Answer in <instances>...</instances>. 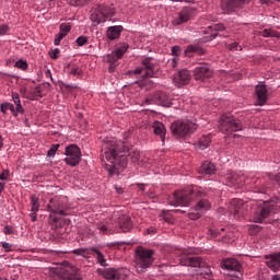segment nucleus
<instances>
[{
  "label": "nucleus",
  "mask_w": 280,
  "mask_h": 280,
  "mask_svg": "<svg viewBox=\"0 0 280 280\" xmlns=\"http://www.w3.org/2000/svg\"><path fill=\"white\" fill-rule=\"evenodd\" d=\"M102 152L106 161L112 163L114 170H124V167L128 165V161H131V163H139L141 159V153L139 151H130L129 153L121 151V147H119L114 139L103 142Z\"/></svg>",
  "instance_id": "nucleus-1"
},
{
  "label": "nucleus",
  "mask_w": 280,
  "mask_h": 280,
  "mask_svg": "<svg viewBox=\"0 0 280 280\" xmlns=\"http://www.w3.org/2000/svg\"><path fill=\"white\" fill-rule=\"evenodd\" d=\"M175 257H178V261L180 266H189L190 268H205L203 271H201L198 275V279L200 280H211L213 277V273L211 272V269L207 266V262L202 260V258L198 256H191L187 249H180L177 248L174 252Z\"/></svg>",
  "instance_id": "nucleus-2"
},
{
  "label": "nucleus",
  "mask_w": 280,
  "mask_h": 280,
  "mask_svg": "<svg viewBox=\"0 0 280 280\" xmlns=\"http://www.w3.org/2000/svg\"><path fill=\"white\" fill-rule=\"evenodd\" d=\"M47 209L50 212L49 214V224L55 226V229H58L60 217L65 215H71V210L69 209V205L62 199V197H52L49 199V202L47 205Z\"/></svg>",
  "instance_id": "nucleus-3"
},
{
  "label": "nucleus",
  "mask_w": 280,
  "mask_h": 280,
  "mask_svg": "<svg viewBox=\"0 0 280 280\" xmlns=\"http://www.w3.org/2000/svg\"><path fill=\"white\" fill-rule=\"evenodd\" d=\"M205 192L198 188L188 187L187 189L176 190L170 199L173 207H187L194 198H203Z\"/></svg>",
  "instance_id": "nucleus-4"
},
{
  "label": "nucleus",
  "mask_w": 280,
  "mask_h": 280,
  "mask_svg": "<svg viewBox=\"0 0 280 280\" xmlns=\"http://www.w3.org/2000/svg\"><path fill=\"white\" fill-rule=\"evenodd\" d=\"M154 264V250L138 246L135 249V268L137 272H145Z\"/></svg>",
  "instance_id": "nucleus-5"
},
{
  "label": "nucleus",
  "mask_w": 280,
  "mask_h": 280,
  "mask_svg": "<svg viewBox=\"0 0 280 280\" xmlns=\"http://www.w3.org/2000/svg\"><path fill=\"white\" fill-rule=\"evenodd\" d=\"M196 130H198V125L192 121L177 120L171 125L172 135L177 138L191 137Z\"/></svg>",
  "instance_id": "nucleus-6"
},
{
  "label": "nucleus",
  "mask_w": 280,
  "mask_h": 280,
  "mask_svg": "<svg viewBox=\"0 0 280 280\" xmlns=\"http://www.w3.org/2000/svg\"><path fill=\"white\" fill-rule=\"evenodd\" d=\"M219 129L221 132L229 135L231 132H240V130H244V126L242 125V121L233 115L223 114L220 119Z\"/></svg>",
  "instance_id": "nucleus-7"
},
{
  "label": "nucleus",
  "mask_w": 280,
  "mask_h": 280,
  "mask_svg": "<svg viewBox=\"0 0 280 280\" xmlns=\"http://www.w3.org/2000/svg\"><path fill=\"white\" fill-rule=\"evenodd\" d=\"M110 16H115V8L109 4H100L91 14V21L94 25H100V23H106V20Z\"/></svg>",
  "instance_id": "nucleus-8"
},
{
  "label": "nucleus",
  "mask_w": 280,
  "mask_h": 280,
  "mask_svg": "<svg viewBox=\"0 0 280 280\" xmlns=\"http://www.w3.org/2000/svg\"><path fill=\"white\" fill-rule=\"evenodd\" d=\"M279 211L277 205L272 202H264L254 213V222L264 223L270 215H275Z\"/></svg>",
  "instance_id": "nucleus-9"
},
{
  "label": "nucleus",
  "mask_w": 280,
  "mask_h": 280,
  "mask_svg": "<svg viewBox=\"0 0 280 280\" xmlns=\"http://www.w3.org/2000/svg\"><path fill=\"white\" fill-rule=\"evenodd\" d=\"M145 102L148 104H156V106H164L165 108L174 106V100L172 98V96L163 91H156L148 95Z\"/></svg>",
  "instance_id": "nucleus-10"
},
{
  "label": "nucleus",
  "mask_w": 280,
  "mask_h": 280,
  "mask_svg": "<svg viewBox=\"0 0 280 280\" xmlns=\"http://www.w3.org/2000/svg\"><path fill=\"white\" fill-rule=\"evenodd\" d=\"M158 70L159 67L152 62V58H145L142 60V66L133 70L131 73L135 75H140L143 80H145V78H154Z\"/></svg>",
  "instance_id": "nucleus-11"
},
{
  "label": "nucleus",
  "mask_w": 280,
  "mask_h": 280,
  "mask_svg": "<svg viewBox=\"0 0 280 280\" xmlns=\"http://www.w3.org/2000/svg\"><path fill=\"white\" fill-rule=\"evenodd\" d=\"M128 44H122L120 47H117L112 54L106 56V62L109 63V72L113 73L117 69L118 60L124 58V54L128 51Z\"/></svg>",
  "instance_id": "nucleus-12"
},
{
  "label": "nucleus",
  "mask_w": 280,
  "mask_h": 280,
  "mask_svg": "<svg viewBox=\"0 0 280 280\" xmlns=\"http://www.w3.org/2000/svg\"><path fill=\"white\" fill-rule=\"evenodd\" d=\"M66 159L63 160L67 165H71L75 167V165H80V161L82 159V152L75 144H70L66 148Z\"/></svg>",
  "instance_id": "nucleus-13"
},
{
  "label": "nucleus",
  "mask_w": 280,
  "mask_h": 280,
  "mask_svg": "<svg viewBox=\"0 0 280 280\" xmlns=\"http://www.w3.org/2000/svg\"><path fill=\"white\" fill-rule=\"evenodd\" d=\"M211 209V203L209 200L202 199L200 200L197 206L188 213V218L190 220H198L205 211H209Z\"/></svg>",
  "instance_id": "nucleus-14"
},
{
  "label": "nucleus",
  "mask_w": 280,
  "mask_h": 280,
  "mask_svg": "<svg viewBox=\"0 0 280 280\" xmlns=\"http://www.w3.org/2000/svg\"><path fill=\"white\" fill-rule=\"evenodd\" d=\"M230 213H233L234 218H242L246 211V203L242 199H232L230 202Z\"/></svg>",
  "instance_id": "nucleus-15"
},
{
  "label": "nucleus",
  "mask_w": 280,
  "mask_h": 280,
  "mask_svg": "<svg viewBox=\"0 0 280 280\" xmlns=\"http://www.w3.org/2000/svg\"><path fill=\"white\" fill-rule=\"evenodd\" d=\"M194 14V10L191 8H185L180 12L174 15L172 20L173 25H183V23H187L191 19V15Z\"/></svg>",
  "instance_id": "nucleus-16"
},
{
  "label": "nucleus",
  "mask_w": 280,
  "mask_h": 280,
  "mask_svg": "<svg viewBox=\"0 0 280 280\" xmlns=\"http://www.w3.org/2000/svg\"><path fill=\"white\" fill-rule=\"evenodd\" d=\"M194 78L199 82H205L208 78H211V69L207 65H201L195 68Z\"/></svg>",
  "instance_id": "nucleus-17"
},
{
  "label": "nucleus",
  "mask_w": 280,
  "mask_h": 280,
  "mask_svg": "<svg viewBox=\"0 0 280 280\" xmlns=\"http://www.w3.org/2000/svg\"><path fill=\"white\" fill-rule=\"evenodd\" d=\"M246 3V0H221V9L223 12H233L237 8H242Z\"/></svg>",
  "instance_id": "nucleus-18"
},
{
  "label": "nucleus",
  "mask_w": 280,
  "mask_h": 280,
  "mask_svg": "<svg viewBox=\"0 0 280 280\" xmlns=\"http://www.w3.org/2000/svg\"><path fill=\"white\" fill-rule=\"evenodd\" d=\"M31 213L28 217L31 218V221L36 222L38 220V211H40V201L38 199V196L32 195L31 196Z\"/></svg>",
  "instance_id": "nucleus-19"
},
{
  "label": "nucleus",
  "mask_w": 280,
  "mask_h": 280,
  "mask_svg": "<svg viewBox=\"0 0 280 280\" xmlns=\"http://www.w3.org/2000/svg\"><path fill=\"white\" fill-rule=\"evenodd\" d=\"M189 80H191L189 70H182L174 77L173 82L176 86H185V84H189Z\"/></svg>",
  "instance_id": "nucleus-20"
},
{
  "label": "nucleus",
  "mask_w": 280,
  "mask_h": 280,
  "mask_svg": "<svg viewBox=\"0 0 280 280\" xmlns=\"http://www.w3.org/2000/svg\"><path fill=\"white\" fill-rule=\"evenodd\" d=\"M256 95H257V102L258 106H264L266 102H268V88L266 85H257L256 86Z\"/></svg>",
  "instance_id": "nucleus-21"
},
{
  "label": "nucleus",
  "mask_w": 280,
  "mask_h": 280,
  "mask_svg": "<svg viewBox=\"0 0 280 280\" xmlns=\"http://www.w3.org/2000/svg\"><path fill=\"white\" fill-rule=\"evenodd\" d=\"M267 266L272 270L273 272L280 271V252L276 254H271L269 257H267Z\"/></svg>",
  "instance_id": "nucleus-22"
},
{
  "label": "nucleus",
  "mask_w": 280,
  "mask_h": 280,
  "mask_svg": "<svg viewBox=\"0 0 280 280\" xmlns=\"http://www.w3.org/2000/svg\"><path fill=\"white\" fill-rule=\"evenodd\" d=\"M215 170L214 163L206 161L199 167L198 173L201 174V176H213V174H215Z\"/></svg>",
  "instance_id": "nucleus-23"
},
{
  "label": "nucleus",
  "mask_w": 280,
  "mask_h": 280,
  "mask_svg": "<svg viewBox=\"0 0 280 280\" xmlns=\"http://www.w3.org/2000/svg\"><path fill=\"white\" fill-rule=\"evenodd\" d=\"M97 272L101 277H104V279L118 280L120 277L119 270L115 268L98 269Z\"/></svg>",
  "instance_id": "nucleus-24"
},
{
  "label": "nucleus",
  "mask_w": 280,
  "mask_h": 280,
  "mask_svg": "<svg viewBox=\"0 0 280 280\" xmlns=\"http://www.w3.org/2000/svg\"><path fill=\"white\" fill-rule=\"evenodd\" d=\"M222 268L225 270H235L236 272H240V270H242V265L235 258H228L222 261Z\"/></svg>",
  "instance_id": "nucleus-25"
},
{
  "label": "nucleus",
  "mask_w": 280,
  "mask_h": 280,
  "mask_svg": "<svg viewBox=\"0 0 280 280\" xmlns=\"http://www.w3.org/2000/svg\"><path fill=\"white\" fill-rule=\"evenodd\" d=\"M218 32H224V24H214L207 27L205 34H208V39L213 40L218 37Z\"/></svg>",
  "instance_id": "nucleus-26"
},
{
  "label": "nucleus",
  "mask_w": 280,
  "mask_h": 280,
  "mask_svg": "<svg viewBox=\"0 0 280 280\" xmlns=\"http://www.w3.org/2000/svg\"><path fill=\"white\" fill-rule=\"evenodd\" d=\"M121 32H124V26L116 25V26H109L106 32V36L109 40H117L119 36H121Z\"/></svg>",
  "instance_id": "nucleus-27"
},
{
  "label": "nucleus",
  "mask_w": 280,
  "mask_h": 280,
  "mask_svg": "<svg viewBox=\"0 0 280 280\" xmlns=\"http://www.w3.org/2000/svg\"><path fill=\"white\" fill-rule=\"evenodd\" d=\"M226 180H229L231 185H244V183H246V176L242 173H230L226 176Z\"/></svg>",
  "instance_id": "nucleus-28"
},
{
  "label": "nucleus",
  "mask_w": 280,
  "mask_h": 280,
  "mask_svg": "<svg viewBox=\"0 0 280 280\" xmlns=\"http://www.w3.org/2000/svg\"><path fill=\"white\" fill-rule=\"evenodd\" d=\"M119 229L122 231V233H128L132 229V221L130 217L122 215L118 220Z\"/></svg>",
  "instance_id": "nucleus-29"
},
{
  "label": "nucleus",
  "mask_w": 280,
  "mask_h": 280,
  "mask_svg": "<svg viewBox=\"0 0 280 280\" xmlns=\"http://www.w3.org/2000/svg\"><path fill=\"white\" fill-rule=\"evenodd\" d=\"M153 132L158 135L163 143H165V125L161 121H155L153 124Z\"/></svg>",
  "instance_id": "nucleus-30"
},
{
  "label": "nucleus",
  "mask_w": 280,
  "mask_h": 280,
  "mask_svg": "<svg viewBox=\"0 0 280 280\" xmlns=\"http://www.w3.org/2000/svg\"><path fill=\"white\" fill-rule=\"evenodd\" d=\"M209 143H211V137L202 136L194 143V145L197 150H207L209 148Z\"/></svg>",
  "instance_id": "nucleus-31"
},
{
  "label": "nucleus",
  "mask_w": 280,
  "mask_h": 280,
  "mask_svg": "<svg viewBox=\"0 0 280 280\" xmlns=\"http://www.w3.org/2000/svg\"><path fill=\"white\" fill-rule=\"evenodd\" d=\"M0 110H1V113H3V115H5L8 113V110H11V113L14 117H16V115H19V112H16L15 106L12 103H2L0 105Z\"/></svg>",
  "instance_id": "nucleus-32"
},
{
  "label": "nucleus",
  "mask_w": 280,
  "mask_h": 280,
  "mask_svg": "<svg viewBox=\"0 0 280 280\" xmlns=\"http://www.w3.org/2000/svg\"><path fill=\"white\" fill-rule=\"evenodd\" d=\"M12 100L15 104V110L16 113H20V115H23L25 113V109L23 108V105H21V96L16 93H12Z\"/></svg>",
  "instance_id": "nucleus-33"
},
{
  "label": "nucleus",
  "mask_w": 280,
  "mask_h": 280,
  "mask_svg": "<svg viewBox=\"0 0 280 280\" xmlns=\"http://www.w3.org/2000/svg\"><path fill=\"white\" fill-rule=\"evenodd\" d=\"M12 100L15 104V110L16 113H20V115H23L25 113V109L23 108V105H21V96L16 93H12Z\"/></svg>",
  "instance_id": "nucleus-34"
},
{
  "label": "nucleus",
  "mask_w": 280,
  "mask_h": 280,
  "mask_svg": "<svg viewBox=\"0 0 280 280\" xmlns=\"http://www.w3.org/2000/svg\"><path fill=\"white\" fill-rule=\"evenodd\" d=\"M92 255L96 257L97 262L100 266H106V258L104 257V254L100 252L96 248H92Z\"/></svg>",
  "instance_id": "nucleus-35"
},
{
  "label": "nucleus",
  "mask_w": 280,
  "mask_h": 280,
  "mask_svg": "<svg viewBox=\"0 0 280 280\" xmlns=\"http://www.w3.org/2000/svg\"><path fill=\"white\" fill-rule=\"evenodd\" d=\"M74 255H78L79 257H89V255H93V248H78L73 250Z\"/></svg>",
  "instance_id": "nucleus-36"
},
{
  "label": "nucleus",
  "mask_w": 280,
  "mask_h": 280,
  "mask_svg": "<svg viewBox=\"0 0 280 280\" xmlns=\"http://www.w3.org/2000/svg\"><path fill=\"white\" fill-rule=\"evenodd\" d=\"M191 54H202V48H200V46L190 45L185 50V55L191 57Z\"/></svg>",
  "instance_id": "nucleus-37"
},
{
  "label": "nucleus",
  "mask_w": 280,
  "mask_h": 280,
  "mask_svg": "<svg viewBox=\"0 0 280 280\" xmlns=\"http://www.w3.org/2000/svg\"><path fill=\"white\" fill-rule=\"evenodd\" d=\"M71 23H61L60 26H59V34H63V36H68L69 35V32H71Z\"/></svg>",
  "instance_id": "nucleus-38"
},
{
  "label": "nucleus",
  "mask_w": 280,
  "mask_h": 280,
  "mask_svg": "<svg viewBox=\"0 0 280 280\" xmlns=\"http://www.w3.org/2000/svg\"><path fill=\"white\" fill-rule=\"evenodd\" d=\"M261 35L265 37V38H279V33H277L276 31L273 30H264Z\"/></svg>",
  "instance_id": "nucleus-39"
},
{
  "label": "nucleus",
  "mask_w": 280,
  "mask_h": 280,
  "mask_svg": "<svg viewBox=\"0 0 280 280\" xmlns=\"http://www.w3.org/2000/svg\"><path fill=\"white\" fill-rule=\"evenodd\" d=\"M15 67H16L18 69H21L22 71H27V68L30 67V65H27V61H26V60L19 59V60L15 62Z\"/></svg>",
  "instance_id": "nucleus-40"
},
{
  "label": "nucleus",
  "mask_w": 280,
  "mask_h": 280,
  "mask_svg": "<svg viewBox=\"0 0 280 280\" xmlns=\"http://www.w3.org/2000/svg\"><path fill=\"white\" fill-rule=\"evenodd\" d=\"M259 231H261V226H259L257 224H252L248 228L249 235H257V233H259Z\"/></svg>",
  "instance_id": "nucleus-41"
},
{
  "label": "nucleus",
  "mask_w": 280,
  "mask_h": 280,
  "mask_svg": "<svg viewBox=\"0 0 280 280\" xmlns=\"http://www.w3.org/2000/svg\"><path fill=\"white\" fill-rule=\"evenodd\" d=\"M75 43L79 47H84V45H86L89 43V37L80 36L77 38Z\"/></svg>",
  "instance_id": "nucleus-42"
},
{
  "label": "nucleus",
  "mask_w": 280,
  "mask_h": 280,
  "mask_svg": "<svg viewBox=\"0 0 280 280\" xmlns=\"http://www.w3.org/2000/svg\"><path fill=\"white\" fill-rule=\"evenodd\" d=\"M58 148H60V144H52L47 152V156H56V152H58Z\"/></svg>",
  "instance_id": "nucleus-43"
},
{
  "label": "nucleus",
  "mask_w": 280,
  "mask_h": 280,
  "mask_svg": "<svg viewBox=\"0 0 280 280\" xmlns=\"http://www.w3.org/2000/svg\"><path fill=\"white\" fill-rule=\"evenodd\" d=\"M49 56L51 60H58V58H60V50L58 48H55L49 51Z\"/></svg>",
  "instance_id": "nucleus-44"
},
{
  "label": "nucleus",
  "mask_w": 280,
  "mask_h": 280,
  "mask_svg": "<svg viewBox=\"0 0 280 280\" xmlns=\"http://www.w3.org/2000/svg\"><path fill=\"white\" fill-rule=\"evenodd\" d=\"M70 75H80L82 73V70L75 66H72L68 69Z\"/></svg>",
  "instance_id": "nucleus-45"
},
{
  "label": "nucleus",
  "mask_w": 280,
  "mask_h": 280,
  "mask_svg": "<svg viewBox=\"0 0 280 280\" xmlns=\"http://www.w3.org/2000/svg\"><path fill=\"white\" fill-rule=\"evenodd\" d=\"M229 50L230 51H242V46L237 42H234L229 45Z\"/></svg>",
  "instance_id": "nucleus-46"
},
{
  "label": "nucleus",
  "mask_w": 280,
  "mask_h": 280,
  "mask_svg": "<svg viewBox=\"0 0 280 280\" xmlns=\"http://www.w3.org/2000/svg\"><path fill=\"white\" fill-rule=\"evenodd\" d=\"M63 38H67V37L65 36V34L59 33V34L55 35L54 45H55L56 47H58V45H60V43L62 42Z\"/></svg>",
  "instance_id": "nucleus-47"
},
{
  "label": "nucleus",
  "mask_w": 280,
  "mask_h": 280,
  "mask_svg": "<svg viewBox=\"0 0 280 280\" xmlns=\"http://www.w3.org/2000/svg\"><path fill=\"white\" fill-rule=\"evenodd\" d=\"M65 280H82L78 272L68 273L65 276Z\"/></svg>",
  "instance_id": "nucleus-48"
},
{
  "label": "nucleus",
  "mask_w": 280,
  "mask_h": 280,
  "mask_svg": "<svg viewBox=\"0 0 280 280\" xmlns=\"http://www.w3.org/2000/svg\"><path fill=\"white\" fill-rule=\"evenodd\" d=\"M182 51H183V48H180V46L172 47V54H173V56H175V58H178V56H180Z\"/></svg>",
  "instance_id": "nucleus-49"
},
{
  "label": "nucleus",
  "mask_w": 280,
  "mask_h": 280,
  "mask_svg": "<svg viewBox=\"0 0 280 280\" xmlns=\"http://www.w3.org/2000/svg\"><path fill=\"white\" fill-rule=\"evenodd\" d=\"M10 32V26L8 24L0 25V36H5Z\"/></svg>",
  "instance_id": "nucleus-50"
},
{
  "label": "nucleus",
  "mask_w": 280,
  "mask_h": 280,
  "mask_svg": "<svg viewBox=\"0 0 280 280\" xmlns=\"http://www.w3.org/2000/svg\"><path fill=\"white\" fill-rule=\"evenodd\" d=\"M4 235H12L14 234V228L11 225H5L3 230Z\"/></svg>",
  "instance_id": "nucleus-51"
},
{
  "label": "nucleus",
  "mask_w": 280,
  "mask_h": 280,
  "mask_svg": "<svg viewBox=\"0 0 280 280\" xmlns=\"http://www.w3.org/2000/svg\"><path fill=\"white\" fill-rule=\"evenodd\" d=\"M8 178H10V171H9V170H4V171L0 174V180H8Z\"/></svg>",
  "instance_id": "nucleus-52"
},
{
  "label": "nucleus",
  "mask_w": 280,
  "mask_h": 280,
  "mask_svg": "<svg viewBox=\"0 0 280 280\" xmlns=\"http://www.w3.org/2000/svg\"><path fill=\"white\" fill-rule=\"evenodd\" d=\"M2 248H4L5 253H10L12 250V244L8 242H2L1 243Z\"/></svg>",
  "instance_id": "nucleus-53"
},
{
  "label": "nucleus",
  "mask_w": 280,
  "mask_h": 280,
  "mask_svg": "<svg viewBox=\"0 0 280 280\" xmlns=\"http://www.w3.org/2000/svg\"><path fill=\"white\" fill-rule=\"evenodd\" d=\"M209 233H210V237L215 238L218 237V235H220V230L211 229Z\"/></svg>",
  "instance_id": "nucleus-54"
},
{
  "label": "nucleus",
  "mask_w": 280,
  "mask_h": 280,
  "mask_svg": "<svg viewBox=\"0 0 280 280\" xmlns=\"http://www.w3.org/2000/svg\"><path fill=\"white\" fill-rule=\"evenodd\" d=\"M98 230L101 231V233H108V226H106V225H100L98 226Z\"/></svg>",
  "instance_id": "nucleus-55"
},
{
  "label": "nucleus",
  "mask_w": 280,
  "mask_h": 280,
  "mask_svg": "<svg viewBox=\"0 0 280 280\" xmlns=\"http://www.w3.org/2000/svg\"><path fill=\"white\" fill-rule=\"evenodd\" d=\"M176 65H178V57H174L171 61V67L176 68Z\"/></svg>",
  "instance_id": "nucleus-56"
},
{
  "label": "nucleus",
  "mask_w": 280,
  "mask_h": 280,
  "mask_svg": "<svg viewBox=\"0 0 280 280\" xmlns=\"http://www.w3.org/2000/svg\"><path fill=\"white\" fill-rule=\"evenodd\" d=\"M3 189H5V183L0 182V194H3Z\"/></svg>",
  "instance_id": "nucleus-57"
},
{
  "label": "nucleus",
  "mask_w": 280,
  "mask_h": 280,
  "mask_svg": "<svg viewBox=\"0 0 280 280\" xmlns=\"http://www.w3.org/2000/svg\"><path fill=\"white\" fill-rule=\"evenodd\" d=\"M138 189H140V191H145V186L143 184H138Z\"/></svg>",
  "instance_id": "nucleus-58"
},
{
  "label": "nucleus",
  "mask_w": 280,
  "mask_h": 280,
  "mask_svg": "<svg viewBox=\"0 0 280 280\" xmlns=\"http://www.w3.org/2000/svg\"><path fill=\"white\" fill-rule=\"evenodd\" d=\"M115 189H116L117 194H124V188L116 186Z\"/></svg>",
  "instance_id": "nucleus-59"
},
{
  "label": "nucleus",
  "mask_w": 280,
  "mask_h": 280,
  "mask_svg": "<svg viewBox=\"0 0 280 280\" xmlns=\"http://www.w3.org/2000/svg\"><path fill=\"white\" fill-rule=\"evenodd\" d=\"M272 280H280V275H275V276L272 277Z\"/></svg>",
  "instance_id": "nucleus-60"
},
{
  "label": "nucleus",
  "mask_w": 280,
  "mask_h": 280,
  "mask_svg": "<svg viewBox=\"0 0 280 280\" xmlns=\"http://www.w3.org/2000/svg\"><path fill=\"white\" fill-rule=\"evenodd\" d=\"M0 148H3V137L0 136Z\"/></svg>",
  "instance_id": "nucleus-61"
},
{
  "label": "nucleus",
  "mask_w": 280,
  "mask_h": 280,
  "mask_svg": "<svg viewBox=\"0 0 280 280\" xmlns=\"http://www.w3.org/2000/svg\"><path fill=\"white\" fill-rule=\"evenodd\" d=\"M172 1H175V2L185 1L186 3H190L191 2V0H172Z\"/></svg>",
  "instance_id": "nucleus-62"
},
{
  "label": "nucleus",
  "mask_w": 280,
  "mask_h": 280,
  "mask_svg": "<svg viewBox=\"0 0 280 280\" xmlns=\"http://www.w3.org/2000/svg\"><path fill=\"white\" fill-rule=\"evenodd\" d=\"M0 280H8V279H5V278H0Z\"/></svg>",
  "instance_id": "nucleus-63"
},
{
  "label": "nucleus",
  "mask_w": 280,
  "mask_h": 280,
  "mask_svg": "<svg viewBox=\"0 0 280 280\" xmlns=\"http://www.w3.org/2000/svg\"><path fill=\"white\" fill-rule=\"evenodd\" d=\"M220 231H224V228H222Z\"/></svg>",
  "instance_id": "nucleus-64"
}]
</instances>
